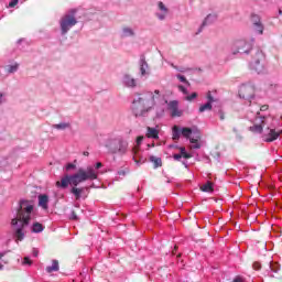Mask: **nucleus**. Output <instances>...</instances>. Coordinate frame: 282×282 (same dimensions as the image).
<instances>
[{
    "label": "nucleus",
    "mask_w": 282,
    "mask_h": 282,
    "mask_svg": "<svg viewBox=\"0 0 282 282\" xmlns=\"http://www.w3.org/2000/svg\"><path fill=\"white\" fill-rule=\"evenodd\" d=\"M119 175H124V173L123 172H119Z\"/></svg>",
    "instance_id": "54"
},
{
    "label": "nucleus",
    "mask_w": 282,
    "mask_h": 282,
    "mask_svg": "<svg viewBox=\"0 0 282 282\" xmlns=\"http://www.w3.org/2000/svg\"><path fill=\"white\" fill-rule=\"evenodd\" d=\"M279 135H281V132H276V130L268 128L262 134V140H264V142H274V140L279 139Z\"/></svg>",
    "instance_id": "9"
},
{
    "label": "nucleus",
    "mask_w": 282,
    "mask_h": 282,
    "mask_svg": "<svg viewBox=\"0 0 282 282\" xmlns=\"http://www.w3.org/2000/svg\"><path fill=\"white\" fill-rule=\"evenodd\" d=\"M23 265H32V261L30 260V258L29 257H24V259H23Z\"/></svg>",
    "instance_id": "35"
},
{
    "label": "nucleus",
    "mask_w": 282,
    "mask_h": 282,
    "mask_svg": "<svg viewBox=\"0 0 282 282\" xmlns=\"http://www.w3.org/2000/svg\"><path fill=\"white\" fill-rule=\"evenodd\" d=\"M180 135H181L180 127L178 126H174L172 128V140H174L176 142L177 140H180Z\"/></svg>",
    "instance_id": "18"
},
{
    "label": "nucleus",
    "mask_w": 282,
    "mask_h": 282,
    "mask_svg": "<svg viewBox=\"0 0 282 282\" xmlns=\"http://www.w3.org/2000/svg\"><path fill=\"white\" fill-rule=\"evenodd\" d=\"M32 210H34V205L31 200H21L17 218H13L11 221L12 226H17L19 221H22V226H28V224H30Z\"/></svg>",
    "instance_id": "3"
},
{
    "label": "nucleus",
    "mask_w": 282,
    "mask_h": 282,
    "mask_svg": "<svg viewBox=\"0 0 282 282\" xmlns=\"http://www.w3.org/2000/svg\"><path fill=\"white\" fill-rule=\"evenodd\" d=\"M150 162L154 164V169H160V166H162V158L150 156Z\"/></svg>",
    "instance_id": "20"
},
{
    "label": "nucleus",
    "mask_w": 282,
    "mask_h": 282,
    "mask_svg": "<svg viewBox=\"0 0 282 282\" xmlns=\"http://www.w3.org/2000/svg\"><path fill=\"white\" fill-rule=\"evenodd\" d=\"M191 133H193V130L191 128H183L182 129L183 138H191Z\"/></svg>",
    "instance_id": "26"
},
{
    "label": "nucleus",
    "mask_w": 282,
    "mask_h": 282,
    "mask_svg": "<svg viewBox=\"0 0 282 282\" xmlns=\"http://www.w3.org/2000/svg\"><path fill=\"white\" fill-rule=\"evenodd\" d=\"M178 105L177 100H173L167 104L172 118H181L183 112L180 110Z\"/></svg>",
    "instance_id": "10"
},
{
    "label": "nucleus",
    "mask_w": 282,
    "mask_h": 282,
    "mask_svg": "<svg viewBox=\"0 0 282 282\" xmlns=\"http://www.w3.org/2000/svg\"><path fill=\"white\" fill-rule=\"evenodd\" d=\"M76 23H78V20H76V17H74V14L64 15L59 21L62 34H67L70 28H74Z\"/></svg>",
    "instance_id": "7"
},
{
    "label": "nucleus",
    "mask_w": 282,
    "mask_h": 282,
    "mask_svg": "<svg viewBox=\"0 0 282 282\" xmlns=\"http://www.w3.org/2000/svg\"><path fill=\"white\" fill-rule=\"evenodd\" d=\"M263 121L259 124H254L252 127L249 128L250 131H252V133H263Z\"/></svg>",
    "instance_id": "16"
},
{
    "label": "nucleus",
    "mask_w": 282,
    "mask_h": 282,
    "mask_svg": "<svg viewBox=\"0 0 282 282\" xmlns=\"http://www.w3.org/2000/svg\"><path fill=\"white\" fill-rule=\"evenodd\" d=\"M59 269L61 267L58 264V260H53L52 265L46 267V272H48V274H52V272H58Z\"/></svg>",
    "instance_id": "14"
},
{
    "label": "nucleus",
    "mask_w": 282,
    "mask_h": 282,
    "mask_svg": "<svg viewBox=\"0 0 282 282\" xmlns=\"http://www.w3.org/2000/svg\"><path fill=\"white\" fill-rule=\"evenodd\" d=\"M83 191H84L83 187H82V188H78V187H76V186H73L72 189H70V193H72L73 195H75V199H80V196L83 195Z\"/></svg>",
    "instance_id": "17"
},
{
    "label": "nucleus",
    "mask_w": 282,
    "mask_h": 282,
    "mask_svg": "<svg viewBox=\"0 0 282 282\" xmlns=\"http://www.w3.org/2000/svg\"><path fill=\"white\" fill-rule=\"evenodd\" d=\"M107 149H109L110 153H120L124 155L127 153V149L129 143L124 141L122 138L109 139L106 143Z\"/></svg>",
    "instance_id": "5"
},
{
    "label": "nucleus",
    "mask_w": 282,
    "mask_h": 282,
    "mask_svg": "<svg viewBox=\"0 0 282 282\" xmlns=\"http://www.w3.org/2000/svg\"><path fill=\"white\" fill-rule=\"evenodd\" d=\"M96 169H102V163L100 162L96 163Z\"/></svg>",
    "instance_id": "46"
},
{
    "label": "nucleus",
    "mask_w": 282,
    "mask_h": 282,
    "mask_svg": "<svg viewBox=\"0 0 282 282\" xmlns=\"http://www.w3.org/2000/svg\"><path fill=\"white\" fill-rule=\"evenodd\" d=\"M158 6H159V10H161V12H164V14L169 12V9L166 8V6H164V2L160 1Z\"/></svg>",
    "instance_id": "30"
},
{
    "label": "nucleus",
    "mask_w": 282,
    "mask_h": 282,
    "mask_svg": "<svg viewBox=\"0 0 282 282\" xmlns=\"http://www.w3.org/2000/svg\"><path fill=\"white\" fill-rule=\"evenodd\" d=\"M2 98H3V94H0V105L1 102H3Z\"/></svg>",
    "instance_id": "49"
},
{
    "label": "nucleus",
    "mask_w": 282,
    "mask_h": 282,
    "mask_svg": "<svg viewBox=\"0 0 282 282\" xmlns=\"http://www.w3.org/2000/svg\"><path fill=\"white\" fill-rule=\"evenodd\" d=\"M208 19H210V15H208L205 21L203 22V26L206 25V23L208 22Z\"/></svg>",
    "instance_id": "47"
},
{
    "label": "nucleus",
    "mask_w": 282,
    "mask_h": 282,
    "mask_svg": "<svg viewBox=\"0 0 282 282\" xmlns=\"http://www.w3.org/2000/svg\"><path fill=\"white\" fill-rule=\"evenodd\" d=\"M17 69H19V64L7 66L8 74H14V72H17Z\"/></svg>",
    "instance_id": "27"
},
{
    "label": "nucleus",
    "mask_w": 282,
    "mask_h": 282,
    "mask_svg": "<svg viewBox=\"0 0 282 282\" xmlns=\"http://www.w3.org/2000/svg\"><path fill=\"white\" fill-rule=\"evenodd\" d=\"M3 269V264H0V270H2Z\"/></svg>",
    "instance_id": "55"
},
{
    "label": "nucleus",
    "mask_w": 282,
    "mask_h": 282,
    "mask_svg": "<svg viewBox=\"0 0 282 282\" xmlns=\"http://www.w3.org/2000/svg\"><path fill=\"white\" fill-rule=\"evenodd\" d=\"M250 69L256 74H265V53L261 48L251 50Z\"/></svg>",
    "instance_id": "4"
},
{
    "label": "nucleus",
    "mask_w": 282,
    "mask_h": 282,
    "mask_svg": "<svg viewBox=\"0 0 282 282\" xmlns=\"http://www.w3.org/2000/svg\"><path fill=\"white\" fill-rule=\"evenodd\" d=\"M253 270H261V263L254 262L253 263Z\"/></svg>",
    "instance_id": "41"
},
{
    "label": "nucleus",
    "mask_w": 282,
    "mask_h": 282,
    "mask_svg": "<svg viewBox=\"0 0 282 282\" xmlns=\"http://www.w3.org/2000/svg\"><path fill=\"white\" fill-rule=\"evenodd\" d=\"M87 180H98V174H96V170L94 167H87V170L79 169L77 173L73 175H64L61 181L55 183L57 188H67L70 186H78V184H83V182H87Z\"/></svg>",
    "instance_id": "1"
},
{
    "label": "nucleus",
    "mask_w": 282,
    "mask_h": 282,
    "mask_svg": "<svg viewBox=\"0 0 282 282\" xmlns=\"http://www.w3.org/2000/svg\"><path fill=\"white\" fill-rule=\"evenodd\" d=\"M144 140V137H138L137 138V144L140 145L142 144V141Z\"/></svg>",
    "instance_id": "44"
},
{
    "label": "nucleus",
    "mask_w": 282,
    "mask_h": 282,
    "mask_svg": "<svg viewBox=\"0 0 282 282\" xmlns=\"http://www.w3.org/2000/svg\"><path fill=\"white\" fill-rule=\"evenodd\" d=\"M154 94H155L156 96H160V90H154Z\"/></svg>",
    "instance_id": "52"
},
{
    "label": "nucleus",
    "mask_w": 282,
    "mask_h": 282,
    "mask_svg": "<svg viewBox=\"0 0 282 282\" xmlns=\"http://www.w3.org/2000/svg\"><path fill=\"white\" fill-rule=\"evenodd\" d=\"M174 250H177V246L174 247Z\"/></svg>",
    "instance_id": "56"
},
{
    "label": "nucleus",
    "mask_w": 282,
    "mask_h": 282,
    "mask_svg": "<svg viewBox=\"0 0 282 282\" xmlns=\"http://www.w3.org/2000/svg\"><path fill=\"white\" fill-rule=\"evenodd\" d=\"M218 116L220 120H226V113L224 112V110H219Z\"/></svg>",
    "instance_id": "37"
},
{
    "label": "nucleus",
    "mask_w": 282,
    "mask_h": 282,
    "mask_svg": "<svg viewBox=\"0 0 282 282\" xmlns=\"http://www.w3.org/2000/svg\"><path fill=\"white\" fill-rule=\"evenodd\" d=\"M69 127H72V124L65 122L53 124V129H57L59 131H65V129H69Z\"/></svg>",
    "instance_id": "21"
},
{
    "label": "nucleus",
    "mask_w": 282,
    "mask_h": 282,
    "mask_svg": "<svg viewBox=\"0 0 282 282\" xmlns=\"http://www.w3.org/2000/svg\"><path fill=\"white\" fill-rule=\"evenodd\" d=\"M231 50L234 56L237 54H249L250 50H252V44L246 40H236L232 44Z\"/></svg>",
    "instance_id": "6"
},
{
    "label": "nucleus",
    "mask_w": 282,
    "mask_h": 282,
    "mask_svg": "<svg viewBox=\"0 0 282 282\" xmlns=\"http://www.w3.org/2000/svg\"><path fill=\"white\" fill-rule=\"evenodd\" d=\"M15 237L18 241H23V237H25V235L23 234V229L21 228L17 229Z\"/></svg>",
    "instance_id": "25"
},
{
    "label": "nucleus",
    "mask_w": 282,
    "mask_h": 282,
    "mask_svg": "<svg viewBox=\"0 0 282 282\" xmlns=\"http://www.w3.org/2000/svg\"><path fill=\"white\" fill-rule=\"evenodd\" d=\"M144 65H147V62L145 61H142V64H141V75L144 76V74H147V68H144Z\"/></svg>",
    "instance_id": "32"
},
{
    "label": "nucleus",
    "mask_w": 282,
    "mask_h": 282,
    "mask_svg": "<svg viewBox=\"0 0 282 282\" xmlns=\"http://www.w3.org/2000/svg\"><path fill=\"white\" fill-rule=\"evenodd\" d=\"M83 155H85V156L87 158V156H89V152L85 151V152L83 153Z\"/></svg>",
    "instance_id": "50"
},
{
    "label": "nucleus",
    "mask_w": 282,
    "mask_h": 282,
    "mask_svg": "<svg viewBox=\"0 0 282 282\" xmlns=\"http://www.w3.org/2000/svg\"><path fill=\"white\" fill-rule=\"evenodd\" d=\"M251 21L259 34H263V24L261 23V18L259 15L253 14L251 15Z\"/></svg>",
    "instance_id": "11"
},
{
    "label": "nucleus",
    "mask_w": 282,
    "mask_h": 282,
    "mask_svg": "<svg viewBox=\"0 0 282 282\" xmlns=\"http://www.w3.org/2000/svg\"><path fill=\"white\" fill-rule=\"evenodd\" d=\"M279 14H282V10L281 9H279Z\"/></svg>",
    "instance_id": "53"
},
{
    "label": "nucleus",
    "mask_w": 282,
    "mask_h": 282,
    "mask_svg": "<svg viewBox=\"0 0 282 282\" xmlns=\"http://www.w3.org/2000/svg\"><path fill=\"white\" fill-rule=\"evenodd\" d=\"M232 282H246V280H243V278L241 276H236Z\"/></svg>",
    "instance_id": "42"
},
{
    "label": "nucleus",
    "mask_w": 282,
    "mask_h": 282,
    "mask_svg": "<svg viewBox=\"0 0 282 282\" xmlns=\"http://www.w3.org/2000/svg\"><path fill=\"white\" fill-rule=\"evenodd\" d=\"M153 105H155V96L152 93L138 97L132 105L134 116H145Z\"/></svg>",
    "instance_id": "2"
},
{
    "label": "nucleus",
    "mask_w": 282,
    "mask_h": 282,
    "mask_svg": "<svg viewBox=\"0 0 282 282\" xmlns=\"http://www.w3.org/2000/svg\"><path fill=\"white\" fill-rule=\"evenodd\" d=\"M239 96L245 100H252L254 98V86L250 84L242 85L239 89Z\"/></svg>",
    "instance_id": "8"
},
{
    "label": "nucleus",
    "mask_w": 282,
    "mask_h": 282,
    "mask_svg": "<svg viewBox=\"0 0 282 282\" xmlns=\"http://www.w3.org/2000/svg\"><path fill=\"white\" fill-rule=\"evenodd\" d=\"M72 169H76V165L74 163H68L66 165V171H72Z\"/></svg>",
    "instance_id": "39"
},
{
    "label": "nucleus",
    "mask_w": 282,
    "mask_h": 282,
    "mask_svg": "<svg viewBox=\"0 0 282 282\" xmlns=\"http://www.w3.org/2000/svg\"><path fill=\"white\" fill-rule=\"evenodd\" d=\"M176 78H178V80H181V83H186V85H191V83H188L186 77L183 75H177Z\"/></svg>",
    "instance_id": "31"
},
{
    "label": "nucleus",
    "mask_w": 282,
    "mask_h": 282,
    "mask_svg": "<svg viewBox=\"0 0 282 282\" xmlns=\"http://www.w3.org/2000/svg\"><path fill=\"white\" fill-rule=\"evenodd\" d=\"M47 204H50V196H47L46 194L40 195L39 196V206H41V208H43V210H47V208H50V206Z\"/></svg>",
    "instance_id": "12"
},
{
    "label": "nucleus",
    "mask_w": 282,
    "mask_h": 282,
    "mask_svg": "<svg viewBox=\"0 0 282 282\" xmlns=\"http://www.w3.org/2000/svg\"><path fill=\"white\" fill-rule=\"evenodd\" d=\"M180 91H182V94H185V96H188V90L184 87V86H178Z\"/></svg>",
    "instance_id": "36"
},
{
    "label": "nucleus",
    "mask_w": 282,
    "mask_h": 282,
    "mask_svg": "<svg viewBox=\"0 0 282 282\" xmlns=\"http://www.w3.org/2000/svg\"><path fill=\"white\" fill-rule=\"evenodd\" d=\"M70 219H73V220H78V215H76V212H72V214H70Z\"/></svg>",
    "instance_id": "40"
},
{
    "label": "nucleus",
    "mask_w": 282,
    "mask_h": 282,
    "mask_svg": "<svg viewBox=\"0 0 282 282\" xmlns=\"http://www.w3.org/2000/svg\"><path fill=\"white\" fill-rule=\"evenodd\" d=\"M123 83L127 87H135V79L131 75H124Z\"/></svg>",
    "instance_id": "15"
},
{
    "label": "nucleus",
    "mask_w": 282,
    "mask_h": 282,
    "mask_svg": "<svg viewBox=\"0 0 282 282\" xmlns=\"http://www.w3.org/2000/svg\"><path fill=\"white\" fill-rule=\"evenodd\" d=\"M33 256H34V257H39V251H34V252H33Z\"/></svg>",
    "instance_id": "51"
},
{
    "label": "nucleus",
    "mask_w": 282,
    "mask_h": 282,
    "mask_svg": "<svg viewBox=\"0 0 282 282\" xmlns=\"http://www.w3.org/2000/svg\"><path fill=\"white\" fill-rule=\"evenodd\" d=\"M43 225L40 224V223H35L33 224V227H32V232H43Z\"/></svg>",
    "instance_id": "23"
},
{
    "label": "nucleus",
    "mask_w": 282,
    "mask_h": 282,
    "mask_svg": "<svg viewBox=\"0 0 282 282\" xmlns=\"http://www.w3.org/2000/svg\"><path fill=\"white\" fill-rule=\"evenodd\" d=\"M173 159L180 162L182 160V154H174Z\"/></svg>",
    "instance_id": "43"
},
{
    "label": "nucleus",
    "mask_w": 282,
    "mask_h": 282,
    "mask_svg": "<svg viewBox=\"0 0 282 282\" xmlns=\"http://www.w3.org/2000/svg\"><path fill=\"white\" fill-rule=\"evenodd\" d=\"M180 151H181L182 158H184L185 160H191V158H193V155L186 152V148L182 147L180 148Z\"/></svg>",
    "instance_id": "24"
},
{
    "label": "nucleus",
    "mask_w": 282,
    "mask_h": 282,
    "mask_svg": "<svg viewBox=\"0 0 282 282\" xmlns=\"http://www.w3.org/2000/svg\"><path fill=\"white\" fill-rule=\"evenodd\" d=\"M147 131V138H153L154 140H158V138H160V132L158 131V129L148 127Z\"/></svg>",
    "instance_id": "13"
},
{
    "label": "nucleus",
    "mask_w": 282,
    "mask_h": 282,
    "mask_svg": "<svg viewBox=\"0 0 282 282\" xmlns=\"http://www.w3.org/2000/svg\"><path fill=\"white\" fill-rule=\"evenodd\" d=\"M19 4V0H12L10 3H9V8H15V6Z\"/></svg>",
    "instance_id": "38"
},
{
    "label": "nucleus",
    "mask_w": 282,
    "mask_h": 282,
    "mask_svg": "<svg viewBox=\"0 0 282 282\" xmlns=\"http://www.w3.org/2000/svg\"><path fill=\"white\" fill-rule=\"evenodd\" d=\"M200 191H203V193H213V182H207L206 184L202 185Z\"/></svg>",
    "instance_id": "19"
},
{
    "label": "nucleus",
    "mask_w": 282,
    "mask_h": 282,
    "mask_svg": "<svg viewBox=\"0 0 282 282\" xmlns=\"http://www.w3.org/2000/svg\"><path fill=\"white\" fill-rule=\"evenodd\" d=\"M133 30L131 28H123V36H133Z\"/></svg>",
    "instance_id": "29"
},
{
    "label": "nucleus",
    "mask_w": 282,
    "mask_h": 282,
    "mask_svg": "<svg viewBox=\"0 0 282 282\" xmlns=\"http://www.w3.org/2000/svg\"><path fill=\"white\" fill-rule=\"evenodd\" d=\"M164 18H165L164 14H160V15H159V19H160L161 21H164Z\"/></svg>",
    "instance_id": "48"
},
{
    "label": "nucleus",
    "mask_w": 282,
    "mask_h": 282,
    "mask_svg": "<svg viewBox=\"0 0 282 282\" xmlns=\"http://www.w3.org/2000/svg\"><path fill=\"white\" fill-rule=\"evenodd\" d=\"M213 110V104L207 102L199 107V113H204V111H212Z\"/></svg>",
    "instance_id": "22"
},
{
    "label": "nucleus",
    "mask_w": 282,
    "mask_h": 282,
    "mask_svg": "<svg viewBox=\"0 0 282 282\" xmlns=\"http://www.w3.org/2000/svg\"><path fill=\"white\" fill-rule=\"evenodd\" d=\"M197 98V93H193L192 95L187 96L185 99L191 102V100H195Z\"/></svg>",
    "instance_id": "34"
},
{
    "label": "nucleus",
    "mask_w": 282,
    "mask_h": 282,
    "mask_svg": "<svg viewBox=\"0 0 282 282\" xmlns=\"http://www.w3.org/2000/svg\"><path fill=\"white\" fill-rule=\"evenodd\" d=\"M172 254H175V250L172 251Z\"/></svg>",
    "instance_id": "57"
},
{
    "label": "nucleus",
    "mask_w": 282,
    "mask_h": 282,
    "mask_svg": "<svg viewBox=\"0 0 282 282\" xmlns=\"http://www.w3.org/2000/svg\"><path fill=\"white\" fill-rule=\"evenodd\" d=\"M207 100L212 105V102H215V98L213 97V94L210 91L207 93Z\"/></svg>",
    "instance_id": "33"
},
{
    "label": "nucleus",
    "mask_w": 282,
    "mask_h": 282,
    "mask_svg": "<svg viewBox=\"0 0 282 282\" xmlns=\"http://www.w3.org/2000/svg\"><path fill=\"white\" fill-rule=\"evenodd\" d=\"M189 142L192 143V144H194L193 145V149H200V144H199V139H195V138H191L189 139Z\"/></svg>",
    "instance_id": "28"
},
{
    "label": "nucleus",
    "mask_w": 282,
    "mask_h": 282,
    "mask_svg": "<svg viewBox=\"0 0 282 282\" xmlns=\"http://www.w3.org/2000/svg\"><path fill=\"white\" fill-rule=\"evenodd\" d=\"M268 109H269V106L263 105V106H261L260 111H268Z\"/></svg>",
    "instance_id": "45"
}]
</instances>
